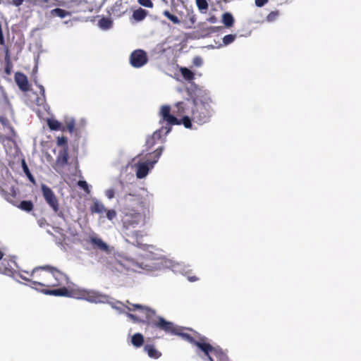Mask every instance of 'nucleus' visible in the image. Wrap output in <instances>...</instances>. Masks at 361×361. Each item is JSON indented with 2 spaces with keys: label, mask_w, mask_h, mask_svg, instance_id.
Segmentation results:
<instances>
[{
  "label": "nucleus",
  "mask_w": 361,
  "mask_h": 361,
  "mask_svg": "<svg viewBox=\"0 0 361 361\" xmlns=\"http://www.w3.org/2000/svg\"><path fill=\"white\" fill-rule=\"evenodd\" d=\"M144 350L147 353L149 357L153 359H158L161 355V353L156 349L154 345L152 344L145 345Z\"/></svg>",
  "instance_id": "obj_22"
},
{
  "label": "nucleus",
  "mask_w": 361,
  "mask_h": 361,
  "mask_svg": "<svg viewBox=\"0 0 361 361\" xmlns=\"http://www.w3.org/2000/svg\"><path fill=\"white\" fill-rule=\"evenodd\" d=\"M148 61L147 54L142 49L133 51L130 56V63L134 68H140Z\"/></svg>",
  "instance_id": "obj_13"
},
{
  "label": "nucleus",
  "mask_w": 361,
  "mask_h": 361,
  "mask_svg": "<svg viewBox=\"0 0 361 361\" xmlns=\"http://www.w3.org/2000/svg\"><path fill=\"white\" fill-rule=\"evenodd\" d=\"M98 24L101 28L108 30L111 27L113 22L110 18L103 17L99 20Z\"/></svg>",
  "instance_id": "obj_30"
},
{
  "label": "nucleus",
  "mask_w": 361,
  "mask_h": 361,
  "mask_svg": "<svg viewBox=\"0 0 361 361\" xmlns=\"http://www.w3.org/2000/svg\"><path fill=\"white\" fill-rule=\"evenodd\" d=\"M279 15V11H271V13H269L267 17V19L268 21H273L274 20L276 17L278 16Z\"/></svg>",
  "instance_id": "obj_42"
},
{
  "label": "nucleus",
  "mask_w": 361,
  "mask_h": 361,
  "mask_svg": "<svg viewBox=\"0 0 361 361\" xmlns=\"http://www.w3.org/2000/svg\"><path fill=\"white\" fill-rule=\"evenodd\" d=\"M16 206L27 212H31L34 208L33 203L30 200H23L19 204L16 202Z\"/></svg>",
  "instance_id": "obj_26"
},
{
  "label": "nucleus",
  "mask_w": 361,
  "mask_h": 361,
  "mask_svg": "<svg viewBox=\"0 0 361 361\" xmlns=\"http://www.w3.org/2000/svg\"><path fill=\"white\" fill-rule=\"evenodd\" d=\"M147 15V11L142 8H139L133 13V18L136 21L143 20Z\"/></svg>",
  "instance_id": "obj_24"
},
{
  "label": "nucleus",
  "mask_w": 361,
  "mask_h": 361,
  "mask_svg": "<svg viewBox=\"0 0 361 361\" xmlns=\"http://www.w3.org/2000/svg\"><path fill=\"white\" fill-rule=\"evenodd\" d=\"M4 253L0 250V273L6 275H11L13 274V266L15 262L12 259L8 260L3 259Z\"/></svg>",
  "instance_id": "obj_17"
},
{
  "label": "nucleus",
  "mask_w": 361,
  "mask_h": 361,
  "mask_svg": "<svg viewBox=\"0 0 361 361\" xmlns=\"http://www.w3.org/2000/svg\"><path fill=\"white\" fill-rule=\"evenodd\" d=\"M163 149V147H159L152 153L147 154V156H152V159L147 158L145 161L138 162L137 164H135L137 167L136 176L138 178H143L148 174L149 169L152 168L154 164L158 161L162 154Z\"/></svg>",
  "instance_id": "obj_8"
},
{
  "label": "nucleus",
  "mask_w": 361,
  "mask_h": 361,
  "mask_svg": "<svg viewBox=\"0 0 361 361\" xmlns=\"http://www.w3.org/2000/svg\"><path fill=\"white\" fill-rule=\"evenodd\" d=\"M192 116L190 117L188 115L182 116L181 119H179V125L183 124L185 128H192Z\"/></svg>",
  "instance_id": "obj_31"
},
{
  "label": "nucleus",
  "mask_w": 361,
  "mask_h": 361,
  "mask_svg": "<svg viewBox=\"0 0 361 361\" xmlns=\"http://www.w3.org/2000/svg\"><path fill=\"white\" fill-rule=\"evenodd\" d=\"M196 5L201 13H206L209 5L207 0H195Z\"/></svg>",
  "instance_id": "obj_33"
},
{
  "label": "nucleus",
  "mask_w": 361,
  "mask_h": 361,
  "mask_svg": "<svg viewBox=\"0 0 361 361\" xmlns=\"http://www.w3.org/2000/svg\"><path fill=\"white\" fill-rule=\"evenodd\" d=\"M222 22L227 27H231L233 25L234 18L230 13H225L222 16Z\"/></svg>",
  "instance_id": "obj_29"
},
{
  "label": "nucleus",
  "mask_w": 361,
  "mask_h": 361,
  "mask_svg": "<svg viewBox=\"0 0 361 361\" xmlns=\"http://www.w3.org/2000/svg\"><path fill=\"white\" fill-rule=\"evenodd\" d=\"M34 81L35 84L38 87L40 94V95L36 98L35 104L39 106H44L46 104V94L44 87L43 85L38 84L36 79H35Z\"/></svg>",
  "instance_id": "obj_21"
},
{
  "label": "nucleus",
  "mask_w": 361,
  "mask_h": 361,
  "mask_svg": "<svg viewBox=\"0 0 361 361\" xmlns=\"http://www.w3.org/2000/svg\"><path fill=\"white\" fill-rule=\"evenodd\" d=\"M126 302L129 305L126 307L128 310H139L142 314L140 317L134 314H128V317L134 322L145 323L149 326L162 330L168 334L179 336L183 340L193 345L197 341L190 334L183 332V327L175 325L173 322L166 321L164 317L157 315L154 310L140 304L130 303L128 300Z\"/></svg>",
  "instance_id": "obj_2"
},
{
  "label": "nucleus",
  "mask_w": 361,
  "mask_h": 361,
  "mask_svg": "<svg viewBox=\"0 0 361 361\" xmlns=\"http://www.w3.org/2000/svg\"><path fill=\"white\" fill-rule=\"evenodd\" d=\"M14 78L17 85L22 91L27 92L30 90L27 78L24 73L17 72Z\"/></svg>",
  "instance_id": "obj_18"
},
{
  "label": "nucleus",
  "mask_w": 361,
  "mask_h": 361,
  "mask_svg": "<svg viewBox=\"0 0 361 361\" xmlns=\"http://www.w3.org/2000/svg\"><path fill=\"white\" fill-rule=\"evenodd\" d=\"M11 68H12V64L10 61V59H9V56H8L6 57V67H5V73L7 74V75H10L11 73Z\"/></svg>",
  "instance_id": "obj_40"
},
{
  "label": "nucleus",
  "mask_w": 361,
  "mask_h": 361,
  "mask_svg": "<svg viewBox=\"0 0 361 361\" xmlns=\"http://www.w3.org/2000/svg\"><path fill=\"white\" fill-rule=\"evenodd\" d=\"M175 115L171 114V108L169 105H163L160 107L159 116V124L161 127L159 129L164 132V135L171 130L173 126L179 125V119Z\"/></svg>",
  "instance_id": "obj_6"
},
{
  "label": "nucleus",
  "mask_w": 361,
  "mask_h": 361,
  "mask_svg": "<svg viewBox=\"0 0 361 361\" xmlns=\"http://www.w3.org/2000/svg\"><path fill=\"white\" fill-rule=\"evenodd\" d=\"M131 342L135 348H140L144 343V336L140 333H136L132 336Z\"/></svg>",
  "instance_id": "obj_27"
},
{
  "label": "nucleus",
  "mask_w": 361,
  "mask_h": 361,
  "mask_svg": "<svg viewBox=\"0 0 361 361\" xmlns=\"http://www.w3.org/2000/svg\"><path fill=\"white\" fill-rule=\"evenodd\" d=\"M209 21L210 23H214L216 21V18L214 16L210 17Z\"/></svg>",
  "instance_id": "obj_49"
},
{
  "label": "nucleus",
  "mask_w": 361,
  "mask_h": 361,
  "mask_svg": "<svg viewBox=\"0 0 361 361\" xmlns=\"http://www.w3.org/2000/svg\"><path fill=\"white\" fill-rule=\"evenodd\" d=\"M162 134H164V132L159 129L154 131L152 135L147 137L145 144L147 151L152 149L158 141L161 140Z\"/></svg>",
  "instance_id": "obj_19"
},
{
  "label": "nucleus",
  "mask_w": 361,
  "mask_h": 361,
  "mask_svg": "<svg viewBox=\"0 0 361 361\" xmlns=\"http://www.w3.org/2000/svg\"><path fill=\"white\" fill-rule=\"evenodd\" d=\"M192 106V102L189 99L178 102L174 104L173 112L178 116H187L189 111L191 112Z\"/></svg>",
  "instance_id": "obj_14"
},
{
  "label": "nucleus",
  "mask_w": 361,
  "mask_h": 361,
  "mask_svg": "<svg viewBox=\"0 0 361 361\" xmlns=\"http://www.w3.org/2000/svg\"><path fill=\"white\" fill-rule=\"evenodd\" d=\"M47 125L51 130L65 131V127L57 120L49 118L47 120Z\"/></svg>",
  "instance_id": "obj_23"
},
{
  "label": "nucleus",
  "mask_w": 361,
  "mask_h": 361,
  "mask_svg": "<svg viewBox=\"0 0 361 361\" xmlns=\"http://www.w3.org/2000/svg\"><path fill=\"white\" fill-rule=\"evenodd\" d=\"M15 136V130L11 126L8 119L5 116H0V142L4 146H6V143L14 142Z\"/></svg>",
  "instance_id": "obj_10"
},
{
  "label": "nucleus",
  "mask_w": 361,
  "mask_h": 361,
  "mask_svg": "<svg viewBox=\"0 0 361 361\" xmlns=\"http://www.w3.org/2000/svg\"><path fill=\"white\" fill-rule=\"evenodd\" d=\"M105 195L108 199L111 200L114 197L115 192L114 189H108L105 192Z\"/></svg>",
  "instance_id": "obj_44"
},
{
  "label": "nucleus",
  "mask_w": 361,
  "mask_h": 361,
  "mask_svg": "<svg viewBox=\"0 0 361 361\" xmlns=\"http://www.w3.org/2000/svg\"><path fill=\"white\" fill-rule=\"evenodd\" d=\"M105 212L107 219L109 220H113L116 216V212L114 209H106Z\"/></svg>",
  "instance_id": "obj_39"
},
{
  "label": "nucleus",
  "mask_w": 361,
  "mask_h": 361,
  "mask_svg": "<svg viewBox=\"0 0 361 361\" xmlns=\"http://www.w3.org/2000/svg\"><path fill=\"white\" fill-rule=\"evenodd\" d=\"M123 215L121 219L122 230L125 235L137 237L139 231L135 228L145 224L148 207L145 198L137 192L126 194L123 199Z\"/></svg>",
  "instance_id": "obj_1"
},
{
  "label": "nucleus",
  "mask_w": 361,
  "mask_h": 361,
  "mask_svg": "<svg viewBox=\"0 0 361 361\" xmlns=\"http://www.w3.org/2000/svg\"><path fill=\"white\" fill-rule=\"evenodd\" d=\"M269 1V0H255V5L258 7H262L263 6L264 4H266L267 2Z\"/></svg>",
  "instance_id": "obj_45"
},
{
  "label": "nucleus",
  "mask_w": 361,
  "mask_h": 361,
  "mask_svg": "<svg viewBox=\"0 0 361 361\" xmlns=\"http://www.w3.org/2000/svg\"><path fill=\"white\" fill-rule=\"evenodd\" d=\"M78 185L81 188H82L85 191H89L88 185L85 180H79L78 182Z\"/></svg>",
  "instance_id": "obj_43"
},
{
  "label": "nucleus",
  "mask_w": 361,
  "mask_h": 361,
  "mask_svg": "<svg viewBox=\"0 0 361 361\" xmlns=\"http://www.w3.org/2000/svg\"><path fill=\"white\" fill-rule=\"evenodd\" d=\"M41 190L46 202L55 213H57L59 211V200L53 190L44 184L42 185Z\"/></svg>",
  "instance_id": "obj_12"
},
{
  "label": "nucleus",
  "mask_w": 361,
  "mask_h": 361,
  "mask_svg": "<svg viewBox=\"0 0 361 361\" xmlns=\"http://www.w3.org/2000/svg\"><path fill=\"white\" fill-rule=\"evenodd\" d=\"M22 166H23V171L25 173V174L27 176V177L29 178V179L34 182L35 179L33 178V176H32V174L30 173V170L28 169V166H27L25 160H23L22 161Z\"/></svg>",
  "instance_id": "obj_37"
},
{
  "label": "nucleus",
  "mask_w": 361,
  "mask_h": 361,
  "mask_svg": "<svg viewBox=\"0 0 361 361\" xmlns=\"http://www.w3.org/2000/svg\"><path fill=\"white\" fill-rule=\"evenodd\" d=\"M75 121L73 120H71L66 122L65 130H68L70 133H73L75 129Z\"/></svg>",
  "instance_id": "obj_38"
},
{
  "label": "nucleus",
  "mask_w": 361,
  "mask_h": 361,
  "mask_svg": "<svg viewBox=\"0 0 361 361\" xmlns=\"http://www.w3.org/2000/svg\"><path fill=\"white\" fill-rule=\"evenodd\" d=\"M207 338L204 336H200L199 341H197L195 345L198 347L204 354L208 357L210 361H214L212 357L209 355V353H214V355H224L221 349L216 348L212 345L206 342Z\"/></svg>",
  "instance_id": "obj_11"
},
{
  "label": "nucleus",
  "mask_w": 361,
  "mask_h": 361,
  "mask_svg": "<svg viewBox=\"0 0 361 361\" xmlns=\"http://www.w3.org/2000/svg\"><path fill=\"white\" fill-rule=\"evenodd\" d=\"M188 279H189L190 281L194 282V281H197L198 278L196 277V276H190V277H188Z\"/></svg>",
  "instance_id": "obj_48"
},
{
  "label": "nucleus",
  "mask_w": 361,
  "mask_h": 361,
  "mask_svg": "<svg viewBox=\"0 0 361 361\" xmlns=\"http://www.w3.org/2000/svg\"><path fill=\"white\" fill-rule=\"evenodd\" d=\"M195 63L196 65L200 66L201 64V59H195Z\"/></svg>",
  "instance_id": "obj_50"
},
{
  "label": "nucleus",
  "mask_w": 361,
  "mask_h": 361,
  "mask_svg": "<svg viewBox=\"0 0 361 361\" xmlns=\"http://www.w3.org/2000/svg\"><path fill=\"white\" fill-rule=\"evenodd\" d=\"M5 43L1 25L0 24V44L4 45Z\"/></svg>",
  "instance_id": "obj_47"
},
{
  "label": "nucleus",
  "mask_w": 361,
  "mask_h": 361,
  "mask_svg": "<svg viewBox=\"0 0 361 361\" xmlns=\"http://www.w3.org/2000/svg\"><path fill=\"white\" fill-rule=\"evenodd\" d=\"M180 72L183 77V78L186 80L191 81L195 79V74L190 69L185 67H182L180 68Z\"/></svg>",
  "instance_id": "obj_28"
},
{
  "label": "nucleus",
  "mask_w": 361,
  "mask_h": 361,
  "mask_svg": "<svg viewBox=\"0 0 361 361\" xmlns=\"http://www.w3.org/2000/svg\"><path fill=\"white\" fill-rule=\"evenodd\" d=\"M49 269V265L35 268L30 274L31 279L26 278L20 274L19 276L22 279L30 282V286L37 290L40 291L46 295H53V294L48 293L49 291H54L56 290L47 288V283H49V281H48Z\"/></svg>",
  "instance_id": "obj_4"
},
{
  "label": "nucleus",
  "mask_w": 361,
  "mask_h": 361,
  "mask_svg": "<svg viewBox=\"0 0 361 361\" xmlns=\"http://www.w3.org/2000/svg\"><path fill=\"white\" fill-rule=\"evenodd\" d=\"M51 14L63 18L68 15V12L62 8H56L51 11Z\"/></svg>",
  "instance_id": "obj_32"
},
{
  "label": "nucleus",
  "mask_w": 361,
  "mask_h": 361,
  "mask_svg": "<svg viewBox=\"0 0 361 361\" xmlns=\"http://www.w3.org/2000/svg\"><path fill=\"white\" fill-rule=\"evenodd\" d=\"M57 145L62 147V149H66L68 151V138L65 136L57 137Z\"/></svg>",
  "instance_id": "obj_34"
},
{
  "label": "nucleus",
  "mask_w": 361,
  "mask_h": 361,
  "mask_svg": "<svg viewBox=\"0 0 361 361\" xmlns=\"http://www.w3.org/2000/svg\"><path fill=\"white\" fill-rule=\"evenodd\" d=\"M88 242L92 245L93 248L98 249L107 254L110 252L109 246L103 241V240L95 235H90Z\"/></svg>",
  "instance_id": "obj_16"
},
{
  "label": "nucleus",
  "mask_w": 361,
  "mask_h": 361,
  "mask_svg": "<svg viewBox=\"0 0 361 361\" xmlns=\"http://www.w3.org/2000/svg\"><path fill=\"white\" fill-rule=\"evenodd\" d=\"M163 15L166 16L171 22H173L174 24H179L180 23L179 18L176 16L171 14L167 10L163 12Z\"/></svg>",
  "instance_id": "obj_35"
},
{
  "label": "nucleus",
  "mask_w": 361,
  "mask_h": 361,
  "mask_svg": "<svg viewBox=\"0 0 361 361\" xmlns=\"http://www.w3.org/2000/svg\"><path fill=\"white\" fill-rule=\"evenodd\" d=\"M10 192H8L4 189L1 188L0 187V194L10 203H11L13 205H16V202L14 201L13 199L16 197L17 195V190L16 188L13 186L11 188Z\"/></svg>",
  "instance_id": "obj_20"
},
{
  "label": "nucleus",
  "mask_w": 361,
  "mask_h": 361,
  "mask_svg": "<svg viewBox=\"0 0 361 361\" xmlns=\"http://www.w3.org/2000/svg\"><path fill=\"white\" fill-rule=\"evenodd\" d=\"M236 38V35H227L223 37L224 45H228L233 42Z\"/></svg>",
  "instance_id": "obj_36"
},
{
  "label": "nucleus",
  "mask_w": 361,
  "mask_h": 361,
  "mask_svg": "<svg viewBox=\"0 0 361 361\" xmlns=\"http://www.w3.org/2000/svg\"><path fill=\"white\" fill-rule=\"evenodd\" d=\"M212 104V98L206 92L195 97L192 101V121L200 125L208 123L214 114Z\"/></svg>",
  "instance_id": "obj_3"
},
{
  "label": "nucleus",
  "mask_w": 361,
  "mask_h": 361,
  "mask_svg": "<svg viewBox=\"0 0 361 361\" xmlns=\"http://www.w3.org/2000/svg\"><path fill=\"white\" fill-rule=\"evenodd\" d=\"M48 278L49 283H47V288L49 289L63 287L69 283V279L66 274L51 266H49Z\"/></svg>",
  "instance_id": "obj_9"
},
{
  "label": "nucleus",
  "mask_w": 361,
  "mask_h": 361,
  "mask_svg": "<svg viewBox=\"0 0 361 361\" xmlns=\"http://www.w3.org/2000/svg\"><path fill=\"white\" fill-rule=\"evenodd\" d=\"M100 262L103 266L112 272L123 273L130 269H133L130 267V261L127 259H119L114 255H109L105 258H101Z\"/></svg>",
  "instance_id": "obj_7"
},
{
  "label": "nucleus",
  "mask_w": 361,
  "mask_h": 361,
  "mask_svg": "<svg viewBox=\"0 0 361 361\" xmlns=\"http://www.w3.org/2000/svg\"><path fill=\"white\" fill-rule=\"evenodd\" d=\"M106 211L104 205L98 201H94L93 204L90 207V212L92 214H102Z\"/></svg>",
  "instance_id": "obj_25"
},
{
  "label": "nucleus",
  "mask_w": 361,
  "mask_h": 361,
  "mask_svg": "<svg viewBox=\"0 0 361 361\" xmlns=\"http://www.w3.org/2000/svg\"><path fill=\"white\" fill-rule=\"evenodd\" d=\"M68 151L61 149L59 151L55 161L54 169L57 172H60L68 163Z\"/></svg>",
  "instance_id": "obj_15"
},
{
  "label": "nucleus",
  "mask_w": 361,
  "mask_h": 361,
  "mask_svg": "<svg viewBox=\"0 0 361 361\" xmlns=\"http://www.w3.org/2000/svg\"><path fill=\"white\" fill-rule=\"evenodd\" d=\"M140 4L147 8H152L153 4L151 0H138Z\"/></svg>",
  "instance_id": "obj_41"
},
{
  "label": "nucleus",
  "mask_w": 361,
  "mask_h": 361,
  "mask_svg": "<svg viewBox=\"0 0 361 361\" xmlns=\"http://www.w3.org/2000/svg\"><path fill=\"white\" fill-rule=\"evenodd\" d=\"M48 293L55 296L71 297L76 299L85 300L91 302H100L104 296L96 291L82 288L68 289L66 286L56 288V290Z\"/></svg>",
  "instance_id": "obj_5"
},
{
  "label": "nucleus",
  "mask_w": 361,
  "mask_h": 361,
  "mask_svg": "<svg viewBox=\"0 0 361 361\" xmlns=\"http://www.w3.org/2000/svg\"><path fill=\"white\" fill-rule=\"evenodd\" d=\"M23 1L24 0H11V4L16 7H18L23 4Z\"/></svg>",
  "instance_id": "obj_46"
}]
</instances>
